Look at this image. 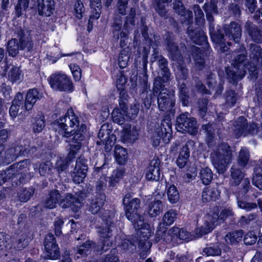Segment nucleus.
Masks as SVG:
<instances>
[{
    "label": "nucleus",
    "mask_w": 262,
    "mask_h": 262,
    "mask_svg": "<svg viewBox=\"0 0 262 262\" xmlns=\"http://www.w3.org/2000/svg\"><path fill=\"white\" fill-rule=\"evenodd\" d=\"M159 67L161 71L162 77H157L153 83L152 90H150V85L148 84L147 79H144L142 83L143 105L146 110L149 108L151 104L152 95L157 94L161 88V82H167L170 78V73L168 68V61L163 56L160 55L158 60Z\"/></svg>",
    "instance_id": "nucleus-1"
},
{
    "label": "nucleus",
    "mask_w": 262,
    "mask_h": 262,
    "mask_svg": "<svg viewBox=\"0 0 262 262\" xmlns=\"http://www.w3.org/2000/svg\"><path fill=\"white\" fill-rule=\"evenodd\" d=\"M245 60L246 56L244 53L238 54L234 59L233 66L226 69L227 78L230 82L234 83L243 79L246 75L247 70L248 71L252 78H257L256 65L249 62L246 64L245 63Z\"/></svg>",
    "instance_id": "nucleus-2"
},
{
    "label": "nucleus",
    "mask_w": 262,
    "mask_h": 262,
    "mask_svg": "<svg viewBox=\"0 0 262 262\" xmlns=\"http://www.w3.org/2000/svg\"><path fill=\"white\" fill-rule=\"evenodd\" d=\"M210 157L217 172L223 173L226 171L232 159L231 147L225 143L219 144L212 150Z\"/></svg>",
    "instance_id": "nucleus-3"
},
{
    "label": "nucleus",
    "mask_w": 262,
    "mask_h": 262,
    "mask_svg": "<svg viewBox=\"0 0 262 262\" xmlns=\"http://www.w3.org/2000/svg\"><path fill=\"white\" fill-rule=\"evenodd\" d=\"M166 43L169 58L173 61H177L178 63L176 74V79L178 81L186 80L188 77V70L182 63L183 58L182 56V53H184L186 50L185 45H181V49H179L173 40L170 38L166 39Z\"/></svg>",
    "instance_id": "nucleus-4"
},
{
    "label": "nucleus",
    "mask_w": 262,
    "mask_h": 262,
    "mask_svg": "<svg viewBox=\"0 0 262 262\" xmlns=\"http://www.w3.org/2000/svg\"><path fill=\"white\" fill-rule=\"evenodd\" d=\"M125 210V215L134 226V228H141L143 225V217L140 214V201L138 198H132V195L126 194L123 200Z\"/></svg>",
    "instance_id": "nucleus-5"
},
{
    "label": "nucleus",
    "mask_w": 262,
    "mask_h": 262,
    "mask_svg": "<svg viewBox=\"0 0 262 262\" xmlns=\"http://www.w3.org/2000/svg\"><path fill=\"white\" fill-rule=\"evenodd\" d=\"M233 214L234 212L230 207L223 209L220 215L215 212H211L205 216L204 225L195 230L196 234L200 237L210 232L214 228L215 223L218 220L223 222Z\"/></svg>",
    "instance_id": "nucleus-6"
},
{
    "label": "nucleus",
    "mask_w": 262,
    "mask_h": 262,
    "mask_svg": "<svg viewBox=\"0 0 262 262\" xmlns=\"http://www.w3.org/2000/svg\"><path fill=\"white\" fill-rule=\"evenodd\" d=\"M234 132L236 138L249 134L252 135L257 134L259 137H262V124L260 127L254 123L248 124L246 119L243 116H241L235 121Z\"/></svg>",
    "instance_id": "nucleus-7"
},
{
    "label": "nucleus",
    "mask_w": 262,
    "mask_h": 262,
    "mask_svg": "<svg viewBox=\"0 0 262 262\" xmlns=\"http://www.w3.org/2000/svg\"><path fill=\"white\" fill-rule=\"evenodd\" d=\"M163 83L161 82V88L159 90L158 93L152 95L151 102L153 101L154 97L157 96V102L159 110L161 111H170L175 104L174 91L164 88Z\"/></svg>",
    "instance_id": "nucleus-8"
},
{
    "label": "nucleus",
    "mask_w": 262,
    "mask_h": 262,
    "mask_svg": "<svg viewBox=\"0 0 262 262\" xmlns=\"http://www.w3.org/2000/svg\"><path fill=\"white\" fill-rule=\"evenodd\" d=\"M171 135V121L169 119L165 118L161 121L160 125H158L153 134L151 138L153 146H159L162 139L164 143H168Z\"/></svg>",
    "instance_id": "nucleus-9"
},
{
    "label": "nucleus",
    "mask_w": 262,
    "mask_h": 262,
    "mask_svg": "<svg viewBox=\"0 0 262 262\" xmlns=\"http://www.w3.org/2000/svg\"><path fill=\"white\" fill-rule=\"evenodd\" d=\"M51 87L56 91L60 92H71L74 86L70 77L66 74L57 72L52 74L49 78Z\"/></svg>",
    "instance_id": "nucleus-10"
},
{
    "label": "nucleus",
    "mask_w": 262,
    "mask_h": 262,
    "mask_svg": "<svg viewBox=\"0 0 262 262\" xmlns=\"http://www.w3.org/2000/svg\"><path fill=\"white\" fill-rule=\"evenodd\" d=\"M15 34L17 38L19 50L26 53H30L33 50V42L31 35V31L20 27L15 29Z\"/></svg>",
    "instance_id": "nucleus-11"
},
{
    "label": "nucleus",
    "mask_w": 262,
    "mask_h": 262,
    "mask_svg": "<svg viewBox=\"0 0 262 262\" xmlns=\"http://www.w3.org/2000/svg\"><path fill=\"white\" fill-rule=\"evenodd\" d=\"M189 113L180 115L177 119L176 128L179 132L195 134L198 132V124L193 117H189Z\"/></svg>",
    "instance_id": "nucleus-12"
},
{
    "label": "nucleus",
    "mask_w": 262,
    "mask_h": 262,
    "mask_svg": "<svg viewBox=\"0 0 262 262\" xmlns=\"http://www.w3.org/2000/svg\"><path fill=\"white\" fill-rule=\"evenodd\" d=\"M179 228L172 227L168 230L166 227H163V224H159L155 235L157 242L163 241L166 243H170L172 241H176L178 237Z\"/></svg>",
    "instance_id": "nucleus-13"
},
{
    "label": "nucleus",
    "mask_w": 262,
    "mask_h": 262,
    "mask_svg": "<svg viewBox=\"0 0 262 262\" xmlns=\"http://www.w3.org/2000/svg\"><path fill=\"white\" fill-rule=\"evenodd\" d=\"M86 162L87 160L81 156L77 159L75 167L72 173L73 180L75 183L80 184L86 177L88 169Z\"/></svg>",
    "instance_id": "nucleus-14"
},
{
    "label": "nucleus",
    "mask_w": 262,
    "mask_h": 262,
    "mask_svg": "<svg viewBox=\"0 0 262 262\" xmlns=\"http://www.w3.org/2000/svg\"><path fill=\"white\" fill-rule=\"evenodd\" d=\"M187 33L192 40L195 44L207 46V37L201 28V26L194 27L191 25L188 27Z\"/></svg>",
    "instance_id": "nucleus-15"
},
{
    "label": "nucleus",
    "mask_w": 262,
    "mask_h": 262,
    "mask_svg": "<svg viewBox=\"0 0 262 262\" xmlns=\"http://www.w3.org/2000/svg\"><path fill=\"white\" fill-rule=\"evenodd\" d=\"M44 247L47 258L55 259L59 257V248L56 244L55 237L52 233L48 234L45 237Z\"/></svg>",
    "instance_id": "nucleus-16"
},
{
    "label": "nucleus",
    "mask_w": 262,
    "mask_h": 262,
    "mask_svg": "<svg viewBox=\"0 0 262 262\" xmlns=\"http://www.w3.org/2000/svg\"><path fill=\"white\" fill-rule=\"evenodd\" d=\"M114 227V224L110 222L107 227H100L99 228L98 232L99 233L100 236L102 238H104L100 248V251L102 252L107 251L112 246L113 241L111 238L112 236L111 232Z\"/></svg>",
    "instance_id": "nucleus-17"
},
{
    "label": "nucleus",
    "mask_w": 262,
    "mask_h": 262,
    "mask_svg": "<svg viewBox=\"0 0 262 262\" xmlns=\"http://www.w3.org/2000/svg\"><path fill=\"white\" fill-rule=\"evenodd\" d=\"M81 197L78 198L71 193H67L65 198L61 200L60 206L63 208H71L74 212H77L82 206Z\"/></svg>",
    "instance_id": "nucleus-18"
},
{
    "label": "nucleus",
    "mask_w": 262,
    "mask_h": 262,
    "mask_svg": "<svg viewBox=\"0 0 262 262\" xmlns=\"http://www.w3.org/2000/svg\"><path fill=\"white\" fill-rule=\"evenodd\" d=\"M225 35L230 39H233L235 42H238L242 35L240 25L235 22H232L229 25L224 27Z\"/></svg>",
    "instance_id": "nucleus-19"
},
{
    "label": "nucleus",
    "mask_w": 262,
    "mask_h": 262,
    "mask_svg": "<svg viewBox=\"0 0 262 262\" xmlns=\"http://www.w3.org/2000/svg\"><path fill=\"white\" fill-rule=\"evenodd\" d=\"M105 199L106 196L104 193H97L90 202L89 210L94 214L101 212Z\"/></svg>",
    "instance_id": "nucleus-20"
},
{
    "label": "nucleus",
    "mask_w": 262,
    "mask_h": 262,
    "mask_svg": "<svg viewBox=\"0 0 262 262\" xmlns=\"http://www.w3.org/2000/svg\"><path fill=\"white\" fill-rule=\"evenodd\" d=\"M160 161L158 158H154L150 161L149 165L146 169V177L151 181H158L160 176Z\"/></svg>",
    "instance_id": "nucleus-21"
},
{
    "label": "nucleus",
    "mask_w": 262,
    "mask_h": 262,
    "mask_svg": "<svg viewBox=\"0 0 262 262\" xmlns=\"http://www.w3.org/2000/svg\"><path fill=\"white\" fill-rule=\"evenodd\" d=\"M173 8L180 15L184 17V23L187 25L192 23L193 15L190 11L186 10L181 0H174Z\"/></svg>",
    "instance_id": "nucleus-22"
},
{
    "label": "nucleus",
    "mask_w": 262,
    "mask_h": 262,
    "mask_svg": "<svg viewBox=\"0 0 262 262\" xmlns=\"http://www.w3.org/2000/svg\"><path fill=\"white\" fill-rule=\"evenodd\" d=\"M39 14L50 16L55 9L54 0H37Z\"/></svg>",
    "instance_id": "nucleus-23"
},
{
    "label": "nucleus",
    "mask_w": 262,
    "mask_h": 262,
    "mask_svg": "<svg viewBox=\"0 0 262 262\" xmlns=\"http://www.w3.org/2000/svg\"><path fill=\"white\" fill-rule=\"evenodd\" d=\"M221 191L217 186L215 187H208L204 189L202 197L204 202H209L211 201H216L220 195Z\"/></svg>",
    "instance_id": "nucleus-24"
},
{
    "label": "nucleus",
    "mask_w": 262,
    "mask_h": 262,
    "mask_svg": "<svg viewBox=\"0 0 262 262\" xmlns=\"http://www.w3.org/2000/svg\"><path fill=\"white\" fill-rule=\"evenodd\" d=\"M63 117H60L54 121L53 126L55 132L63 137L68 138L72 136V132L68 129V125L63 121Z\"/></svg>",
    "instance_id": "nucleus-25"
},
{
    "label": "nucleus",
    "mask_w": 262,
    "mask_h": 262,
    "mask_svg": "<svg viewBox=\"0 0 262 262\" xmlns=\"http://www.w3.org/2000/svg\"><path fill=\"white\" fill-rule=\"evenodd\" d=\"M42 95L36 89L29 90L26 95L25 107L26 110L32 108L35 102L42 98Z\"/></svg>",
    "instance_id": "nucleus-26"
},
{
    "label": "nucleus",
    "mask_w": 262,
    "mask_h": 262,
    "mask_svg": "<svg viewBox=\"0 0 262 262\" xmlns=\"http://www.w3.org/2000/svg\"><path fill=\"white\" fill-rule=\"evenodd\" d=\"M61 195L59 191L56 189L51 190L43 202L44 206L49 209L55 208L59 203Z\"/></svg>",
    "instance_id": "nucleus-27"
},
{
    "label": "nucleus",
    "mask_w": 262,
    "mask_h": 262,
    "mask_svg": "<svg viewBox=\"0 0 262 262\" xmlns=\"http://www.w3.org/2000/svg\"><path fill=\"white\" fill-rule=\"evenodd\" d=\"M121 111L119 108L114 109L112 113V119L114 122L122 125L125 122V114L127 107L125 102H119Z\"/></svg>",
    "instance_id": "nucleus-28"
},
{
    "label": "nucleus",
    "mask_w": 262,
    "mask_h": 262,
    "mask_svg": "<svg viewBox=\"0 0 262 262\" xmlns=\"http://www.w3.org/2000/svg\"><path fill=\"white\" fill-rule=\"evenodd\" d=\"M23 108V96L20 93L15 95L9 109V114L12 118H15L20 108Z\"/></svg>",
    "instance_id": "nucleus-29"
},
{
    "label": "nucleus",
    "mask_w": 262,
    "mask_h": 262,
    "mask_svg": "<svg viewBox=\"0 0 262 262\" xmlns=\"http://www.w3.org/2000/svg\"><path fill=\"white\" fill-rule=\"evenodd\" d=\"M63 120L68 125V129L73 134L75 127L79 125V121L78 117L74 113L73 110H69L65 115L63 117Z\"/></svg>",
    "instance_id": "nucleus-30"
},
{
    "label": "nucleus",
    "mask_w": 262,
    "mask_h": 262,
    "mask_svg": "<svg viewBox=\"0 0 262 262\" xmlns=\"http://www.w3.org/2000/svg\"><path fill=\"white\" fill-rule=\"evenodd\" d=\"M250 158L249 149L246 147H242L238 152L237 162L239 166L246 167L249 163Z\"/></svg>",
    "instance_id": "nucleus-31"
},
{
    "label": "nucleus",
    "mask_w": 262,
    "mask_h": 262,
    "mask_svg": "<svg viewBox=\"0 0 262 262\" xmlns=\"http://www.w3.org/2000/svg\"><path fill=\"white\" fill-rule=\"evenodd\" d=\"M139 131L135 126H130L125 128L122 136V140L124 142L133 143L138 139Z\"/></svg>",
    "instance_id": "nucleus-32"
},
{
    "label": "nucleus",
    "mask_w": 262,
    "mask_h": 262,
    "mask_svg": "<svg viewBox=\"0 0 262 262\" xmlns=\"http://www.w3.org/2000/svg\"><path fill=\"white\" fill-rule=\"evenodd\" d=\"M245 29L254 41L259 42L262 40V32L252 23L247 22L245 25Z\"/></svg>",
    "instance_id": "nucleus-33"
},
{
    "label": "nucleus",
    "mask_w": 262,
    "mask_h": 262,
    "mask_svg": "<svg viewBox=\"0 0 262 262\" xmlns=\"http://www.w3.org/2000/svg\"><path fill=\"white\" fill-rule=\"evenodd\" d=\"M192 51L195 67L199 70H202L205 66L202 49L194 46L192 48Z\"/></svg>",
    "instance_id": "nucleus-34"
},
{
    "label": "nucleus",
    "mask_w": 262,
    "mask_h": 262,
    "mask_svg": "<svg viewBox=\"0 0 262 262\" xmlns=\"http://www.w3.org/2000/svg\"><path fill=\"white\" fill-rule=\"evenodd\" d=\"M230 176L232 185L238 186L244 179V174L236 165H233L230 168Z\"/></svg>",
    "instance_id": "nucleus-35"
},
{
    "label": "nucleus",
    "mask_w": 262,
    "mask_h": 262,
    "mask_svg": "<svg viewBox=\"0 0 262 262\" xmlns=\"http://www.w3.org/2000/svg\"><path fill=\"white\" fill-rule=\"evenodd\" d=\"M163 204L160 200L151 202L147 208V211L150 217L157 216L162 211Z\"/></svg>",
    "instance_id": "nucleus-36"
},
{
    "label": "nucleus",
    "mask_w": 262,
    "mask_h": 262,
    "mask_svg": "<svg viewBox=\"0 0 262 262\" xmlns=\"http://www.w3.org/2000/svg\"><path fill=\"white\" fill-rule=\"evenodd\" d=\"M29 164L30 162L28 160H24L12 165L9 168L12 170V174L15 178V176L21 172V171H23L22 172H27Z\"/></svg>",
    "instance_id": "nucleus-37"
},
{
    "label": "nucleus",
    "mask_w": 262,
    "mask_h": 262,
    "mask_svg": "<svg viewBox=\"0 0 262 262\" xmlns=\"http://www.w3.org/2000/svg\"><path fill=\"white\" fill-rule=\"evenodd\" d=\"M7 77L9 81L14 83L20 82L23 79V75L19 67L13 66L8 71Z\"/></svg>",
    "instance_id": "nucleus-38"
},
{
    "label": "nucleus",
    "mask_w": 262,
    "mask_h": 262,
    "mask_svg": "<svg viewBox=\"0 0 262 262\" xmlns=\"http://www.w3.org/2000/svg\"><path fill=\"white\" fill-rule=\"evenodd\" d=\"M243 235L242 230L235 231L226 234L225 239L227 244L235 245L242 240Z\"/></svg>",
    "instance_id": "nucleus-39"
},
{
    "label": "nucleus",
    "mask_w": 262,
    "mask_h": 262,
    "mask_svg": "<svg viewBox=\"0 0 262 262\" xmlns=\"http://www.w3.org/2000/svg\"><path fill=\"white\" fill-rule=\"evenodd\" d=\"M177 211L173 209H170L166 211L162 218V222L159 224H163V227L170 226L177 219Z\"/></svg>",
    "instance_id": "nucleus-40"
},
{
    "label": "nucleus",
    "mask_w": 262,
    "mask_h": 262,
    "mask_svg": "<svg viewBox=\"0 0 262 262\" xmlns=\"http://www.w3.org/2000/svg\"><path fill=\"white\" fill-rule=\"evenodd\" d=\"M114 155L116 160L119 164H123L126 162L127 159V153L125 148L120 145H116Z\"/></svg>",
    "instance_id": "nucleus-41"
},
{
    "label": "nucleus",
    "mask_w": 262,
    "mask_h": 262,
    "mask_svg": "<svg viewBox=\"0 0 262 262\" xmlns=\"http://www.w3.org/2000/svg\"><path fill=\"white\" fill-rule=\"evenodd\" d=\"M94 244V243L90 240L86 241L82 245L77 248L75 257L78 259L80 256L87 255L89 253L91 248Z\"/></svg>",
    "instance_id": "nucleus-42"
},
{
    "label": "nucleus",
    "mask_w": 262,
    "mask_h": 262,
    "mask_svg": "<svg viewBox=\"0 0 262 262\" xmlns=\"http://www.w3.org/2000/svg\"><path fill=\"white\" fill-rule=\"evenodd\" d=\"M34 193V189L33 188H25L18 192L17 198L19 201L25 203L32 197Z\"/></svg>",
    "instance_id": "nucleus-43"
},
{
    "label": "nucleus",
    "mask_w": 262,
    "mask_h": 262,
    "mask_svg": "<svg viewBox=\"0 0 262 262\" xmlns=\"http://www.w3.org/2000/svg\"><path fill=\"white\" fill-rule=\"evenodd\" d=\"M221 249L217 244H210L207 246L203 251V254L207 256H215L221 254Z\"/></svg>",
    "instance_id": "nucleus-44"
},
{
    "label": "nucleus",
    "mask_w": 262,
    "mask_h": 262,
    "mask_svg": "<svg viewBox=\"0 0 262 262\" xmlns=\"http://www.w3.org/2000/svg\"><path fill=\"white\" fill-rule=\"evenodd\" d=\"M86 129V126L84 124H81L80 128L76 131L74 130L72 135H74L72 139V143L75 144H81V141L83 140L84 134Z\"/></svg>",
    "instance_id": "nucleus-45"
},
{
    "label": "nucleus",
    "mask_w": 262,
    "mask_h": 262,
    "mask_svg": "<svg viewBox=\"0 0 262 262\" xmlns=\"http://www.w3.org/2000/svg\"><path fill=\"white\" fill-rule=\"evenodd\" d=\"M129 51L128 47L124 48L121 51L118 58V64L120 68L123 69L127 66L129 59Z\"/></svg>",
    "instance_id": "nucleus-46"
},
{
    "label": "nucleus",
    "mask_w": 262,
    "mask_h": 262,
    "mask_svg": "<svg viewBox=\"0 0 262 262\" xmlns=\"http://www.w3.org/2000/svg\"><path fill=\"white\" fill-rule=\"evenodd\" d=\"M242 180V188H238L234 193L236 198H244L250 187V180L248 179H243Z\"/></svg>",
    "instance_id": "nucleus-47"
},
{
    "label": "nucleus",
    "mask_w": 262,
    "mask_h": 262,
    "mask_svg": "<svg viewBox=\"0 0 262 262\" xmlns=\"http://www.w3.org/2000/svg\"><path fill=\"white\" fill-rule=\"evenodd\" d=\"M19 46L17 38H12L7 43V51L9 56L15 57L18 53Z\"/></svg>",
    "instance_id": "nucleus-48"
},
{
    "label": "nucleus",
    "mask_w": 262,
    "mask_h": 262,
    "mask_svg": "<svg viewBox=\"0 0 262 262\" xmlns=\"http://www.w3.org/2000/svg\"><path fill=\"white\" fill-rule=\"evenodd\" d=\"M200 177L204 185H208L213 179V173L208 167L202 168L200 171Z\"/></svg>",
    "instance_id": "nucleus-49"
},
{
    "label": "nucleus",
    "mask_w": 262,
    "mask_h": 262,
    "mask_svg": "<svg viewBox=\"0 0 262 262\" xmlns=\"http://www.w3.org/2000/svg\"><path fill=\"white\" fill-rule=\"evenodd\" d=\"M144 222H143V225L141 228H135L136 230H140V238L142 237L143 238V239H140L139 242V247H142L143 244H147L148 246H151V244L148 241V239L150 236L151 233L148 229L143 228Z\"/></svg>",
    "instance_id": "nucleus-50"
},
{
    "label": "nucleus",
    "mask_w": 262,
    "mask_h": 262,
    "mask_svg": "<svg viewBox=\"0 0 262 262\" xmlns=\"http://www.w3.org/2000/svg\"><path fill=\"white\" fill-rule=\"evenodd\" d=\"M111 133L110 130L108 129V125L104 123L103 124L98 134V138L100 139V141H97L98 145H101V143L104 144V142L106 139H108L110 137L109 136Z\"/></svg>",
    "instance_id": "nucleus-51"
},
{
    "label": "nucleus",
    "mask_w": 262,
    "mask_h": 262,
    "mask_svg": "<svg viewBox=\"0 0 262 262\" xmlns=\"http://www.w3.org/2000/svg\"><path fill=\"white\" fill-rule=\"evenodd\" d=\"M167 194L169 201L172 204L176 203L179 200V191L174 185H171L168 187Z\"/></svg>",
    "instance_id": "nucleus-52"
},
{
    "label": "nucleus",
    "mask_w": 262,
    "mask_h": 262,
    "mask_svg": "<svg viewBox=\"0 0 262 262\" xmlns=\"http://www.w3.org/2000/svg\"><path fill=\"white\" fill-rule=\"evenodd\" d=\"M226 0H210V2L205 4V7H208V10H213L214 12H217V9H222L226 6Z\"/></svg>",
    "instance_id": "nucleus-53"
},
{
    "label": "nucleus",
    "mask_w": 262,
    "mask_h": 262,
    "mask_svg": "<svg viewBox=\"0 0 262 262\" xmlns=\"http://www.w3.org/2000/svg\"><path fill=\"white\" fill-rule=\"evenodd\" d=\"M208 103V99L205 98L199 99L197 101L199 115L202 119L204 120L205 119V117L207 111Z\"/></svg>",
    "instance_id": "nucleus-54"
},
{
    "label": "nucleus",
    "mask_w": 262,
    "mask_h": 262,
    "mask_svg": "<svg viewBox=\"0 0 262 262\" xmlns=\"http://www.w3.org/2000/svg\"><path fill=\"white\" fill-rule=\"evenodd\" d=\"M135 15V9L134 8H132L124 24V30H126L127 32L132 30L133 27L135 25L134 18Z\"/></svg>",
    "instance_id": "nucleus-55"
},
{
    "label": "nucleus",
    "mask_w": 262,
    "mask_h": 262,
    "mask_svg": "<svg viewBox=\"0 0 262 262\" xmlns=\"http://www.w3.org/2000/svg\"><path fill=\"white\" fill-rule=\"evenodd\" d=\"M46 125L43 116H38L34 119L33 122L32 128L35 133H40L45 128Z\"/></svg>",
    "instance_id": "nucleus-56"
},
{
    "label": "nucleus",
    "mask_w": 262,
    "mask_h": 262,
    "mask_svg": "<svg viewBox=\"0 0 262 262\" xmlns=\"http://www.w3.org/2000/svg\"><path fill=\"white\" fill-rule=\"evenodd\" d=\"M209 33L212 41L215 43L221 42L224 35L221 33L219 29L215 31L214 25L213 24L209 25Z\"/></svg>",
    "instance_id": "nucleus-57"
},
{
    "label": "nucleus",
    "mask_w": 262,
    "mask_h": 262,
    "mask_svg": "<svg viewBox=\"0 0 262 262\" xmlns=\"http://www.w3.org/2000/svg\"><path fill=\"white\" fill-rule=\"evenodd\" d=\"M193 10L194 13L195 20L197 26H202L204 23V14L198 5H194Z\"/></svg>",
    "instance_id": "nucleus-58"
},
{
    "label": "nucleus",
    "mask_w": 262,
    "mask_h": 262,
    "mask_svg": "<svg viewBox=\"0 0 262 262\" xmlns=\"http://www.w3.org/2000/svg\"><path fill=\"white\" fill-rule=\"evenodd\" d=\"M29 0H18L15 6V15L17 17L21 16L29 7Z\"/></svg>",
    "instance_id": "nucleus-59"
},
{
    "label": "nucleus",
    "mask_w": 262,
    "mask_h": 262,
    "mask_svg": "<svg viewBox=\"0 0 262 262\" xmlns=\"http://www.w3.org/2000/svg\"><path fill=\"white\" fill-rule=\"evenodd\" d=\"M52 170L53 165L50 161L41 163L39 167V172L42 176L46 177L51 174Z\"/></svg>",
    "instance_id": "nucleus-60"
},
{
    "label": "nucleus",
    "mask_w": 262,
    "mask_h": 262,
    "mask_svg": "<svg viewBox=\"0 0 262 262\" xmlns=\"http://www.w3.org/2000/svg\"><path fill=\"white\" fill-rule=\"evenodd\" d=\"M124 173V170L122 168H118L113 171L112 177L110 181V184L112 186H115L116 183H118L122 178Z\"/></svg>",
    "instance_id": "nucleus-61"
},
{
    "label": "nucleus",
    "mask_w": 262,
    "mask_h": 262,
    "mask_svg": "<svg viewBox=\"0 0 262 262\" xmlns=\"http://www.w3.org/2000/svg\"><path fill=\"white\" fill-rule=\"evenodd\" d=\"M74 9L75 16L78 19L82 18L85 10L83 4L80 0H77L76 1Z\"/></svg>",
    "instance_id": "nucleus-62"
},
{
    "label": "nucleus",
    "mask_w": 262,
    "mask_h": 262,
    "mask_svg": "<svg viewBox=\"0 0 262 262\" xmlns=\"http://www.w3.org/2000/svg\"><path fill=\"white\" fill-rule=\"evenodd\" d=\"M68 159H62L60 158L58 160L56 163L55 169L58 171L59 173V176L61 173V172L67 170L68 167L69 163L68 161Z\"/></svg>",
    "instance_id": "nucleus-63"
},
{
    "label": "nucleus",
    "mask_w": 262,
    "mask_h": 262,
    "mask_svg": "<svg viewBox=\"0 0 262 262\" xmlns=\"http://www.w3.org/2000/svg\"><path fill=\"white\" fill-rule=\"evenodd\" d=\"M81 147V144H75L71 143L69 145V152L67 156V159L69 161L75 158Z\"/></svg>",
    "instance_id": "nucleus-64"
}]
</instances>
